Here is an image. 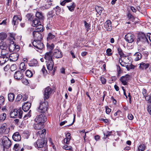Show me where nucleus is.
<instances>
[{
	"mask_svg": "<svg viewBox=\"0 0 151 151\" xmlns=\"http://www.w3.org/2000/svg\"><path fill=\"white\" fill-rule=\"evenodd\" d=\"M105 108L106 112V113L107 114H109L111 111V109L110 108H109L107 106H106Z\"/></svg>",
	"mask_w": 151,
	"mask_h": 151,
	"instance_id": "obj_57",
	"label": "nucleus"
},
{
	"mask_svg": "<svg viewBox=\"0 0 151 151\" xmlns=\"http://www.w3.org/2000/svg\"><path fill=\"white\" fill-rule=\"evenodd\" d=\"M46 117L44 114H42L37 116L35 119L37 123L43 124L44 122L46 121Z\"/></svg>",
	"mask_w": 151,
	"mask_h": 151,
	"instance_id": "obj_5",
	"label": "nucleus"
},
{
	"mask_svg": "<svg viewBox=\"0 0 151 151\" xmlns=\"http://www.w3.org/2000/svg\"><path fill=\"white\" fill-rule=\"evenodd\" d=\"M129 78V75H126L124 76H122L120 79V81L123 85H127L128 84V82Z\"/></svg>",
	"mask_w": 151,
	"mask_h": 151,
	"instance_id": "obj_12",
	"label": "nucleus"
},
{
	"mask_svg": "<svg viewBox=\"0 0 151 151\" xmlns=\"http://www.w3.org/2000/svg\"><path fill=\"white\" fill-rule=\"evenodd\" d=\"M48 107V104L47 102H41L38 108V111L41 113H44L47 111Z\"/></svg>",
	"mask_w": 151,
	"mask_h": 151,
	"instance_id": "obj_4",
	"label": "nucleus"
},
{
	"mask_svg": "<svg viewBox=\"0 0 151 151\" xmlns=\"http://www.w3.org/2000/svg\"><path fill=\"white\" fill-rule=\"evenodd\" d=\"M25 74L26 76L28 77H30L32 75V72L29 70L26 71Z\"/></svg>",
	"mask_w": 151,
	"mask_h": 151,
	"instance_id": "obj_47",
	"label": "nucleus"
},
{
	"mask_svg": "<svg viewBox=\"0 0 151 151\" xmlns=\"http://www.w3.org/2000/svg\"><path fill=\"white\" fill-rule=\"evenodd\" d=\"M126 40L129 43H132L134 41L135 37L131 33L127 34L125 37Z\"/></svg>",
	"mask_w": 151,
	"mask_h": 151,
	"instance_id": "obj_11",
	"label": "nucleus"
},
{
	"mask_svg": "<svg viewBox=\"0 0 151 151\" xmlns=\"http://www.w3.org/2000/svg\"><path fill=\"white\" fill-rule=\"evenodd\" d=\"M19 69L21 70L24 71L26 69V67L24 63H21L19 65Z\"/></svg>",
	"mask_w": 151,
	"mask_h": 151,
	"instance_id": "obj_36",
	"label": "nucleus"
},
{
	"mask_svg": "<svg viewBox=\"0 0 151 151\" xmlns=\"http://www.w3.org/2000/svg\"><path fill=\"white\" fill-rule=\"evenodd\" d=\"M13 139L16 141H19L21 140V136L19 132L15 133L12 136Z\"/></svg>",
	"mask_w": 151,
	"mask_h": 151,
	"instance_id": "obj_25",
	"label": "nucleus"
},
{
	"mask_svg": "<svg viewBox=\"0 0 151 151\" xmlns=\"http://www.w3.org/2000/svg\"><path fill=\"white\" fill-rule=\"evenodd\" d=\"M76 7V4L74 2H72L71 5L69 6H67L68 9L71 12H73Z\"/></svg>",
	"mask_w": 151,
	"mask_h": 151,
	"instance_id": "obj_34",
	"label": "nucleus"
},
{
	"mask_svg": "<svg viewBox=\"0 0 151 151\" xmlns=\"http://www.w3.org/2000/svg\"><path fill=\"white\" fill-rule=\"evenodd\" d=\"M19 144H15L13 148V149L15 150V151H17L18 150V147H19Z\"/></svg>",
	"mask_w": 151,
	"mask_h": 151,
	"instance_id": "obj_61",
	"label": "nucleus"
},
{
	"mask_svg": "<svg viewBox=\"0 0 151 151\" xmlns=\"http://www.w3.org/2000/svg\"><path fill=\"white\" fill-rule=\"evenodd\" d=\"M47 48L49 50V52H52V50L54 47V45L53 43L50 44L47 43Z\"/></svg>",
	"mask_w": 151,
	"mask_h": 151,
	"instance_id": "obj_37",
	"label": "nucleus"
},
{
	"mask_svg": "<svg viewBox=\"0 0 151 151\" xmlns=\"http://www.w3.org/2000/svg\"><path fill=\"white\" fill-rule=\"evenodd\" d=\"M100 80L102 84H104L106 83V80L103 77H101Z\"/></svg>",
	"mask_w": 151,
	"mask_h": 151,
	"instance_id": "obj_56",
	"label": "nucleus"
},
{
	"mask_svg": "<svg viewBox=\"0 0 151 151\" xmlns=\"http://www.w3.org/2000/svg\"><path fill=\"white\" fill-rule=\"evenodd\" d=\"M46 133V130L43 129L42 130H39L33 136V138L36 139L38 136L40 138H44Z\"/></svg>",
	"mask_w": 151,
	"mask_h": 151,
	"instance_id": "obj_10",
	"label": "nucleus"
},
{
	"mask_svg": "<svg viewBox=\"0 0 151 151\" xmlns=\"http://www.w3.org/2000/svg\"><path fill=\"white\" fill-rule=\"evenodd\" d=\"M145 146L144 145L141 144L138 147V149L139 151H143L145 149Z\"/></svg>",
	"mask_w": 151,
	"mask_h": 151,
	"instance_id": "obj_40",
	"label": "nucleus"
},
{
	"mask_svg": "<svg viewBox=\"0 0 151 151\" xmlns=\"http://www.w3.org/2000/svg\"><path fill=\"white\" fill-rule=\"evenodd\" d=\"M35 15L36 18L39 20H43L44 18L43 14L40 12H37Z\"/></svg>",
	"mask_w": 151,
	"mask_h": 151,
	"instance_id": "obj_28",
	"label": "nucleus"
},
{
	"mask_svg": "<svg viewBox=\"0 0 151 151\" xmlns=\"http://www.w3.org/2000/svg\"><path fill=\"white\" fill-rule=\"evenodd\" d=\"M117 50H118V53H119V55H120V56L121 57H122V58H124V57H125V58H126L125 59L126 60L127 59L128 60V57H127L126 56H124L125 55H124V53H123L122 50V49L121 48H119L117 49Z\"/></svg>",
	"mask_w": 151,
	"mask_h": 151,
	"instance_id": "obj_29",
	"label": "nucleus"
},
{
	"mask_svg": "<svg viewBox=\"0 0 151 151\" xmlns=\"http://www.w3.org/2000/svg\"><path fill=\"white\" fill-rule=\"evenodd\" d=\"M14 95L13 93H10L8 95L9 100L10 102H12L14 99Z\"/></svg>",
	"mask_w": 151,
	"mask_h": 151,
	"instance_id": "obj_35",
	"label": "nucleus"
},
{
	"mask_svg": "<svg viewBox=\"0 0 151 151\" xmlns=\"http://www.w3.org/2000/svg\"><path fill=\"white\" fill-rule=\"evenodd\" d=\"M45 144V142L44 138L38 139L34 144L35 146L37 148L43 147Z\"/></svg>",
	"mask_w": 151,
	"mask_h": 151,
	"instance_id": "obj_7",
	"label": "nucleus"
},
{
	"mask_svg": "<svg viewBox=\"0 0 151 151\" xmlns=\"http://www.w3.org/2000/svg\"><path fill=\"white\" fill-rule=\"evenodd\" d=\"M127 17L129 19H130L131 20L133 21L134 19L133 16L130 13H129L127 15Z\"/></svg>",
	"mask_w": 151,
	"mask_h": 151,
	"instance_id": "obj_52",
	"label": "nucleus"
},
{
	"mask_svg": "<svg viewBox=\"0 0 151 151\" xmlns=\"http://www.w3.org/2000/svg\"><path fill=\"white\" fill-rule=\"evenodd\" d=\"M55 37V36L52 35L51 33H49L48 35V37H47V40L48 41L54 38Z\"/></svg>",
	"mask_w": 151,
	"mask_h": 151,
	"instance_id": "obj_45",
	"label": "nucleus"
},
{
	"mask_svg": "<svg viewBox=\"0 0 151 151\" xmlns=\"http://www.w3.org/2000/svg\"><path fill=\"white\" fill-rule=\"evenodd\" d=\"M46 63L47 69L49 70H52L53 69L54 65L53 60L46 61Z\"/></svg>",
	"mask_w": 151,
	"mask_h": 151,
	"instance_id": "obj_22",
	"label": "nucleus"
},
{
	"mask_svg": "<svg viewBox=\"0 0 151 151\" xmlns=\"http://www.w3.org/2000/svg\"><path fill=\"white\" fill-rule=\"evenodd\" d=\"M29 19L30 21H32V25L34 27H37L39 25L41 24V22L40 20L36 18H35L34 19H32V17H31Z\"/></svg>",
	"mask_w": 151,
	"mask_h": 151,
	"instance_id": "obj_17",
	"label": "nucleus"
},
{
	"mask_svg": "<svg viewBox=\"0 0 151 151\" xmlns=\"http://www.w3.org/2000/svg\"><path fill=\"white\" fill-rule=\"evenodd\" d=\"M6 114L5 113L0 114V122H1L5 120L6 118Z\"/></svg>",
	"mask_w": 151,
	"mask_h": 151,
	"instance_id": "obj_38",
	"label": "nucleus"
},
{
	"mask_svg": "<svg viewBox=\"0 0 151 151\" xmlns=\"http://www.w3.org/2000/svg\"><path fill=\"white\" fill-rule=\"evenodd\" d=\"M22 19V18L20 17H18L17 15H14L13 17L12 21V24L14 25L17 24L19 22H20Z\"/></svg>",
	"mask_w": 151,
	"mask_h": 151,
	"instance_id": "obj_20",
	"label": "nucleus"
},
{
	"mask_svg": "<svg viewBox=\"0 0 151 151\" xmlns=\"http://www.w3.org/2000/svg\"><path fill=\"white\" fill-rule=\"evenodd\" d=\"M124 60H122V59L120 58L119 60V62L120 65L123 66H126L127 63L124 61Z\"/></svg>",
	"mask_w": 151,
	"mask_h": 151,
	"instance_id": "obj_44",
	"label": "nucleus"
},
{
	"mask_svg": "<svg viewBox=\"0 0 151 151\" xmlns=\"http://www.w3.org/2000/svg\"><path fill=\"white\" fill-rule=\"evenodd\" d=\"M111 51L112 50L110 48H108L107 49L106 52L108 55L110 56L111 55Z\"/></svg>",
	"mask_w": 151,
	"mask_h": 151,
	"instance_id": "obj_58",
	"label": "nucleus"
},
{
	"mask_svg": "<svg viewBox=\"0 0 151 151\" xmlns=\"http://www.w3.org/2000/svg\"><path fill=\"white\" fill-rule=\"evenodd\" d=\"M9 50L10 52H17L19 50V46L16 45L14 41H10L9 43Z\"/></svg>",
	"mask_w": 151,
	"mask_h": 151,
	"instance_id": "obj_6",
	"label": "nucleus"
},
{
	"mask_svg": "<svg viewBox=\"0 0 151 151\" xmlns=\"http://www.w3.org/2000/svg\"><path fill=\"white\" fill-rule=\"evenodd\" d=\"M31 111L30 110L27 114H26L23 117L24 120H26L31 116Z\"/></svg>",
	"mask_w": 151,
	"mask_h": 151,
	"instance_id": "obj_46",
	"label": "nucleus"
},
{
	"mask_svg": "<svg viewBox=\"0 0 151 151\" xmlns=\"http://www.w3.org/2000/svg\"><path fill=\"white\" fill-rule=\"evenodd\" d=\"M31 105V104L28 102L24 103L22 106V109L24 111H27L29 109Z\"/></svg>",
	"mask_w": 151,
	"mask_h": 151,
	"instance_id": "obj_23",
	"label": "nucleus"
},
{
	"mask_svg": "<svg viewBox=\"0 0 151 151\" xmlns=\"http://www.w3.org/2000/svg\"><path fill=\"white\" fill-rule=\"evenodd\" d=\"M9 36H10V41H14L15 40L14 39V37H15V34L12 33H11L9 34Z\"/></svg>",
	"mask_w": 151,
	"mask_h": 151,
	"instance_id": "obj_49",
	"label": "nucleus"
},
{
	"mask_svg": "<svg viewBox=\"0 0 151 151\" xmlns=\"http://www.w3.org/2000/svg\"><path fill=\"white\" fill-rule=\"evenodd\" d=\"M134 60L135 61H138L140 60L142 58V55L139 52H136L134 55Z\"/></svg>",
	"mask_w": 151,
	"mask_h": 151,
	"instance_id": "obj_31",
	"label": "nucleus"
},
{
	"mask_svg": "<svg viewBox=\"0 0 151 151\" xmlns=\"http://www.w3.org/2000/svg\"><path fill=\"white\" fill-rule=\"evenodd\" d=\"M53 15L52 13H51V12H50L49 13L47 17L48 18H52L53 17Z\"/></svg>",
	"mask_w": 151,
	"mask_h": 151,
	"instance_id": "obj_64",
	"label": "nucleus"
},
{
	"mask_svg": "<svg viewBox=\"0 0 151 151\" xmlns=\"http://www.w3.org/2000/svg\"><path fill=\"white\" fill-rule=\"evenodd\" d=\"M33 127L35 129L41 130V129H43L44 127V124L37 123V124H34Z\"/></svg>",
	"mask_w": 151,
	"mask_h": 151,
	"instance_id": "obj_27",
	"label": "nucleus"
},
{
	"mask_svg": "<svg viewBox=\"0 0 151 151\" xmlns=\"http://www.w3.org/2000/svg\"><path fill=\"white\" fill-rule=\"evenodd\" d=\"M23 112L22 111L19 109L17 110L16 109L12 110L10 112L9 115L11 117L15 118L18 116L19 118H21Z\"/></svg>",
	"mask_w": 151,
	"mask_h": 151,
	"instance_id": "obj_1",
	"label": "nucleus"
},
{
	"mask_svg": "<svg viewBox=\"0 0 151 151\" xmlns=\"http://www.w3.org/2000/svg\"><path fill=\"white\" fill-rule=\"evenodd\" d=\"M147 37L144 34L139 35L137 39V43L139 45H140L141 43L148 42Z\"/></svg>",
	"mask_w": 151,
	"mask_h": 151,
	"instance_id": "obj_3",
	"label": "nucleus"
},
{
	"mask_svg": "<svg viewBox=\"0 0 151 151\" xmlns=\"http://www.w3.org/2000/svg\"><path fill=\"white\" fill-rule=\"evenodd\" d=\"M95 9L97 13L99 15H101L102 11L104 9L103 8L98 6H96L95 7Z\"/></svg>",
	"mask_w": 151,
	"mask_h": 151,
	"instance_id": "obj_32",
	"label": "nucleus"
},
{
	"mask_svg": "<svg viewBox=\"0 0 151 151\" xmlns=\"http://www.w3.org/2000/svg\"><path fill=\"white\" fill-rule=\"evenodd\" d=\"M32 45L36 48L39 50H42L44 47V45L41 42V40L34 41Z\"/></svg>",
	"mask_w": 151,
	"mask_h": 151,
	"instance_id": "obj_8",
	"label": "nucleus"
},
{
	"mask_svg": "<svg viewBox=\"0 0 151 151\" xmlns=\"http://www.w3.org/2000/svg\"><path fill=\"white\" fill-rule=\"evenodd\" d=\"M37 27L36 31L39 32L43 31V26L41 24L40 25H39L38 26H37V27Z\"/></svg>",
	"mask_w": 151,
	"mask_h": 151,
	"instance_id": "obj_43",
	"label": "nucleus"
},
{
	"mask_svg": "<svg viewBox=\"0 0 151 151\" xmlns=\"http://www.w3.org/2000/svg\"><path fill=\"white\" fill-rule=\"evenodd\" d=\"M53 56L57 58H60L62 57L61 52L58 49L54 50Z\"/></svg>",
	"mask_w": 151,
	"mask_h": 151,
	"instance_id": "obj_24",
	"label": "nucleus"
},
{
	"mask_svg": "<svg viewBox=\"0 0 151 151\" xmlns=\"http://www.w3.org/2000/svg\"><path fill=\"white\" fill-rule=\"evenodd\" d=\"M7 45L6 42L1 41L0 42V48L1 50L7 49Z\"/></svg>",
	"mask_w": 151,
	"mask_h": 151,
	"instance_id": "obj_30",
	"label": "nucleus"
},
{
	"mask_svg": "<svg viewBox=\"0 0 151 151\" xmlns=\"http://www.w3.org/2000/svg\"><path fill=\"white\" fill-rule=\"evenodd\" d=\"M112 133V132H108L106 133H104V138H106L107 137L110 136Z\"/></svg>",
	"mask_w": 151,
	"mask_h": 151,
	"instance_id": "obj_50",
	"label": "nucleus"
},
{
	"mask_svg": "<svg viewBox=\"0 0 151 151\" xmlns=\"http://www.w3.org/2000/svg\"><path fill=\"white\" fill-rule=\"evenodd\" d=\"M139 68L141 70H146L148 68L150 64L147 62H143L139 64Z\"/></svg>",
	"mask_w": 151,
	"mask_h": 151,
	"instance_id": "obj_15",
	"label": "nucleus"
},
{
	"mask_svg": "<svg viewBox=\"0 0 151 151\" xmlns=\"http://www.w3.org/2000/svg\"><path fill=\"white\" fill-rule=\"evenodd\" d=\"M128 118L130 120H132L134 118V117L132 114H129L128 115Z\"/></svg>",
	"mask_w": 151,
	"mask_h": 151,
	"instance_id": "obj_60",
	"label": "nucleus"
},
{
	"mask_svg": "<svg viewBox=\"0 0 151 151\" xmlns=\"http://www.w3.org/2000/svg\"><path fill=\"white\" fill-rule=\"evenodd\" d=\"M104 27L107 31H110L112 29L111 21L110 20L106 21L104 24Z\"/></svg>",
	"mask_w": 151,
	"mask_h": 151,
	"instance_id": "obj_16",
	"label": "nucleus"
},
{
	"mask_svg": "<svg viewBox=\"0 0 151 151\" xmlns=\"http://www.w3.org/2000/svg\"><path fill=\"white\" fill-rule=\"evenodd\" d=\"M52 56L51 52H46L44 55V58L46 61H50L52 60Z\"/></svg>",
	"mask_w": 151,
	"mask_h": 151,
	"instance_id": "obj_21",
	"label": "nucleus"
},
{
	"mask_svg": "<svg viewBox=\"0 0 151 151\" xmlns=\"http://www.w3.org/2000/svg\"><path fill=\"white\" fill-rule=\"evenodd\" d=\"M7 37V35L4 33H0V40H4Z\"/></svg>",
	"mask_w": 151,
	"mask_h": 151,
	"instance_id": "obj_39",
	"label": "nucleus"
},
{
	"mask_svg": "<svg viewBox=\"0 0 151 151\" xmlns=\"http://www.w3.org/2000/svg\"><path fill=\"white\" fill-rule=\"evenodd\" d=\"M147 91L145 89H143L142 91V93L144 96H145L147 95Z\"/></svg>",
	"mask_w": 151,
	"mask_h": 151,
	"instance_id": "obj_63",
	"label": "nucleus"
},
{
	"mask_svg": "<svg viewBox=\"0 0 151 151\" xmlns=\"http://www.w3.org/2000/svg\"><path fill=\"white\" fill-rule=\"evenodd\" d=\"M70 139H69V138H65L64 139V142L65 143L68 144L69 143Z\"/></svg>",
	"mask_w": 151,
	"mask_h": 151,
	"instance_id": "obj_59",
	"label": "nucleus"
},
{
	"mask_svg": "<svg viewBox=\"0 0 151 151\" xmlns=\"http://www.w3.org/2000/svg\"><path fill=\"white\" fill-rule=\"evenodd\" d=\"M84 23L85 27L87 28V31H88V28L90 27L89 24L86 21H85Z\"/></svg>",
	"mask_w": 151,
	"mask_h": 151,
	"instance_id": "obj_62",
	"label": "nucleus"
},
{
	"mask_svg": "<svg viewBox=\"0 0 151 151\" xmlns=\"http://www.w3.org/2000/svg\"><path fill=\"white\" fill-rule=\"evenodd\" d=\"M126 67V68L128 70H129L130 69H134V66L132 65H128L125 66Z\"/></svg>",
	"mask_w": 151,
	"mask_h": 151,
	"instance_id": "obj_55",
	"label": "nucleus"
},
{
	"mask_svg": "<svg viewBox=\"0 0 151 151\" xmlns=\"http://www.w3.org/2000/svg\"><path fill=\"white\" fill-rule=\"evenodd\" d=\"M9 60L8 57L0 56V65H3Z\"/></svg>",
	"mask_w": 151,
	"mask_h": 151,
	"instance_id": "obj_26",
	"label": "nucleus"
},
{
	"mask_svg": "<svg viewBox=\"0 0 151 151\" xmlns=\"http://www.w3.org/2000/svg\"><path fill=\"white\" fill-rule=\"evenodd\" d=\"M51 92L52 91L50 88L48 87L45 88L44 93V99L45 100L48 99L49 98Z\"/></svg>",
	"mask_w": 151,
	"mask_h": 151,
	"instance_id": "obj_13",
	"label": "nucleus"
},
{
	"mask_svg": "<svg viewBox=\"0 0 151 151\" xmlns=\"http://www.w3.org/2000/svg\"><path fill=\"white\" fill-rule=\"evenodd\" d=\"M54 10L55 11L56 14L58 15L61 11V9L59 6H57L54 9Z\"/></svg>",
	"mask_w": 151,
	"mask_h": 151,
	"instance_id": "obj_42",
	"label": "nucleus"
},
{
	"mask_svg": "<svg viewBox=\"0 0 151 151\" xmlns=\"http://www.w3.org/2000/svg\"><path fill=\"white\" fill-rule=\"evenodd\" d=\"M5 101V99L4 97L3 96H0V105H3L4 101Z\"/></svg>",
	"mask_w": 151,
	"mask_h": 151,
	"instance_id": "obj_51",
	"label": "nucleus"
},
{
	"mask_svg": "<svg viewBox=\"0 0 151 151\" xmlns=\"http://www.w3.org/2000/svg\"><path fill=\"white\" fill-rule=\"evenodd\" d=\"M9 131V128L7 127L6 123L3 124L0 128V133L1 134H7Z\"/></svg>",
	"mask_w": 151,
	"mask_h": 151,
	"instance_id": "obj_9",
	"label": "nucleus"
},
{
	"mask_svg": "<svg viewBox=\"0 0 151 151\" xmlns=\"http://www.w3.org/2000/svg\"><path fill=\"white\" fill-rule=\"evenodd\" d=\"M19 55L16 53L14 52L11 54L9 56V58L10 61H14L17 60L18 58Z\"/></svg>",
	"mask_w": 151,
	"mask_h": 151,
	"instance_id": "obj_19",
	"label": "nucleus"
},
{
	"mask_svg": "<svg viewBox=\"0 0 151 151\" xmlns=\"http://www.w3.org/2000/svg\"><path fill=\"white\" fill-rule=\"evenodd\" d=\"M8 53L9 52L7 49H2L1 50V54L2 56L8 57V56H7V55Z\"/></svg>",
	"mask_w": 151,
	"mask_h": 151,
	"instance_id": "obj_33",
	"label": "nucleus"
},
{
	"mask_svg": "<svg viewBox=\"0 0 151 151\" xmlns=\"http://www.w3.org/2000/svg\"><path fill=\"white\" fill-rule=\"evenodd\" d=\"M144 97L146 100L148 101L149 102H150V104H151V98L150 97V96H147V95Z\"/></svg>",
	"mask_w": 151,
	"mask_h": 151,
	"instance_id": "obj_54",
	"label": "nucleus"
},
{
	"mask_svg": "<svg viewBox=\"0 0 151 151\" xmlns=\"http://www.w3.org/2000/svg\"><path fill=\"white\" fill-rule=\"evenodd\" d=\"M22 98V95L19 94L17 95L16 99V101L17 102L20 101V100Z\"/></svg>",
	"mask_w": 151,
	"mask_h": 151,
	"instance_id": "obj_53",
	"label": "nucleus"
},
{
	"mask_svg": "<svg viewBox=\"0 0 151 151\" xmlns=\"http://www.w3.org/2000/svg\"><path fill=\"white\" fill-rule=\"evenodd\" d=\"M23 77V74L20 71H16L14 74V78L17 80L22 79Z\"/></svg>",
	"mask_w": 151,
	"mask_h": 151,
	"instance_id": "obj_18",
	"label": "nucleus"
},
{
	"mask_svg": "<svg viewBox=\"0 0 151 151\" xmlns=\"http://www.w3.org/2000/svg\"><path fill=\"white\" fill-rule=\"evenodd\" d=\"M32 35L34 39V41L41 40L42 35L39 31H34L32 33Z\"/></svg>",
	"mask_w": 151,
	"mask_h": 151,
	"instance_id": "obj_14",
	"label": "nucleus"
},
{
	"mask_svg": "<svg viewBox=\"0 0 151 151\" xmlns=\"http://www.w3.org/2000/svg\"><path fill=\"white\" fill-rule=\"evenodd\" d=\"M63 148L65 150H69L72 151V147L70 146H68L67 145H65L63 147Z\"/></svg>",
	"mask_w": 151,
	"mask_h": 151,
	"instance_id": "obj_41",
	"label": "nucleus"
},
{
	"mask_svg": "<svg viewBox=\"0 0 151 151\" xmlns=\"http://www.w3.org/2000/svg\"><path fill=\"white\" fill-rule=\"evenodd\" d=\"M22 79V82L23 83L26 85H28L29 83L28 80L26 78H23Z\"/></svg>",
	"mask_w": 151,
	"mask_h": 151,
	"instance_id": "obj_48",
	"label": "nucleus"
},
{
	"mask_svg": "<svg viewBox=\"0 0 151 151\" xmlns=\"http://www.w3.org/2000/svg\"><path fill=\"white\" fill-rule=\"evenodd\" d=\"M1 144L4 148L8 149L11 146L12 144L9 139L7 137L4 136L2 138Z\"/></svg>",
	"mask_w": 151,
	"mask_h": 151,
	"instance_id": "obj_2",
	"label": "nucleus"
}]
</instances>
